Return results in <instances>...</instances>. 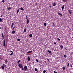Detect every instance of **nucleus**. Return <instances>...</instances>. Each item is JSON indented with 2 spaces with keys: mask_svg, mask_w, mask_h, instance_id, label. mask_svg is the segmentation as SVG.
Masks as SVG:
<instances>
[{
  "mask_svg": "<svg viewBox=\"0 0 73 73\" xmlns=\"http://www.w3.org/2000/svg\"><path fill=\"white\" fill-rule=\"evenodd\" d=\"M6 65L3 64L2 66H1V68L2 69H4V68H7L6 67Z\"/></svg>",
  "mask_w": 73,
  "mask_h": 73,
  "instance_id": "nucleus-1",
  "label": "nucleus"
},
{
  "mask_svg": "<svg viewBox=\"0 0 73 73\" xmlns=\"http://www.w3.org/2000/svg\"><path fill=\"white\" fill-rule=\"evenodd\" d=\"M18 66L19 67V68H23V64L21 63H20L19 64H18Z\"/></svg>",
  "mask_w": 73,
  "mask_h": 73,
  "instance_id": "nucleus-2",
  "label": "nucleus"
},
{
  "mask_svg": "<svg viewBox=\"0 0 73 73\" xmlns=\"http://www.w3.org/2000/svg\"><path fill=\"white\" fill-rule=\"evenodd\" d=\"M27 69H28V67H27V66H26L24 67V70H25V71H26V70H27Z\"/></svg>",
  "mask_w": 73,
  "mask_h": 73,
  "instance_id": "nucleus-3",
  "label": "nucleus"
},
{
  "mask_svg": "<svg viewBox=\"0 0 73 73\" xmlns=\"http://www.w3.org/2000/svg\"><path fill=\"white\" fill-rule=\"evenodd\" d=\"M5 46V39L3 40V46Z\"/></svg>",
  "mask_w": 73,
  "mask_h": 73,
  "instance_id": "nucleus-4",
  "label": "nucleus"
},
{
  "mask_svg": "<svg viewBox=\"0 0 73 73\" xmlns=\"http://www.w3.org/2000/svg\"><path fill=\"white\" fill-rule=\"evenodd\" d=\"M13 25H14V23H13L11 24V29H12V28H13Z\"/></svg>",
  "mask_w": 73,
  "mask_h": 73,
  "instance_id": "nucleus-5",
  "label": "nucleus"
},
{
  "mask_svg": "<svg viewBox=\"0 0 73 73\" xmlns=\"http://www.w3.org/2000/svg\"><path fill=\"white\" fill-rule=\"evenodd\" d=\"M58 14L59 15V16H62V15L59 12H58Z\"/></svg>",
  "mask_w": 73,
  "mask_h": 73,
  "instance_id": "nucleus-6",
  "label": "nucleus"
},
{
  "mask_svg": "<svg viewBox=\"0 0 73 73\" xmlns=\"http://www.w3.org/2000/svg\"><path fill=\"white\" fill-rule=\"evenodd\" d=\"M26 19L27 20V24H28L29 23V19L28 18H26Z\"/></svg>",
  "mask_w": 73,
  "mask_h": 73,
  "instance_id": "nucleus-7",
  "label": "nucleus"
},
{
  "mask_svg": "<svg viewBox=\"0 0 73 73\" xmlns=\"http://www.w3.org/2000/svg\"><path fill=\"white\" fill-rule=\"evenodd\" d=\"M10 52H11V53L10 54V56H12V55L13 54V51H10Z\"/></svg>",
  "mask_w": 73,
  "mask_h": 73,
  "instance_id": "nucleus-8",
  "label": "nucleus"
},
{
  "mask_svg": "<svg viewBox=\"0 0 73 73\" xmlns=\"http://www.w3.org/2000/svg\"><path fill=\"white\" fill-rule=\"evenodd\" d=\"M27 60L29 61H30V56H29L27 58Z\"/></svg>",
  "mask_w": 73,
  "mask_h": 73,
  "instance_id": "nucleus-9",
  "label": "nucleus"
},
{
  "mask_svg": "<svg viewBox=\"0 0 73 73\" xmlns=\"http://www.w3.org/2000/svg\"><path fill=\"white\" fill-rule=\"evenodd\" d=\"M56 5H57V4L55 2H54L53 4V5L54 7H55Z\"/></svg>",
  "mask_w": 73,
  "mask_h": 73,
  "instance_id": "nucleus-10",
  "label": "nucleus"
},
{
  "mask_svg": "<svg viewBox=\"0 0 73 73\" xmlns=\"http://www.w3.org/2000/svg\"><path fill=\"white\" fill-rule=\"evenodd\" d=\"M64 7H65V5H63V6L62 7V10H63V9H64Z\"/></svg>",
  "mask_w": 73,
  "mask_h": 73,
  "instance_id": "nucleus-11",
  "label": "nucleus"
},
{
  "mask_svg": "<svg viewBox=\"0 0 73 73\" xmlns=\"http://www.w3.org/2000/svg\"><path fill=\"white\" fill-rule=\"evenodd\" d=\"M19 9H20V8H19L17 10V14L18 13H19Z\"/></svg>",
  "mask_w": 73,
  "mask_h": 73,
  "instance_id": "nucleus-12",
  "label": "nucleus"
},
{
  "mask_svg": "<svg viewBox=\"0 0 73 73\" xmlns=\"http://www.w3.org/2000/svg\"><path fill=\"white\" fill-rule=\"evenodd\" d=\"M68 12H69L70 14V15H71V14H72V12H71V10H68Z\"/></svg>",
  "mask_w": 73,
  "mask_h": 73,
  "instance_id": "nucleus-13",
  "label": "nucleus"
},
{
  "mask_svg": "<svg viewBox=\"0 0 73 73\" xmlns=\"http://www.w3.org/2000/svg\"><path fill=\"white\" fill-rule=\"evenodd\" d=\"M26 31H27V29H26V28H25L24 29L23 32H25V33L26 32Z\"/></svg>",
  "mask_w": 73,
  "mask_h": 73,
  "instance_id": "nucleus-14",
  "label": "nucleus"
},
{
  "mask_svg": "<svg viewBox=\"0 0 73 73\" xmlns=\"http://www.w3.org/2000/svg\"><path fill=\"white\" fill-rule=\"evenodd\" d=\"M63 2L64 3H66V1H67V0H62Z\"/></svg>",
  "mask_w": 73,
  "mask_h": 73,
  "instance_id": "nucleus-15",
  "label": "nucleus"
},
{
  "mask_svg": "<svg viewBox=\"0 0 73 73\" xmlns=\"http://www.w3.org/2000/svg\"><path fill=\"white\" fill-rule=\"evenodd\" d=\"M20 9L21 10V11H24V9H23V7H21L20 8Z\"/></svg>",
  "mask_w": 73,
  "mask_h": 73,
  "instance_id": "nucleus-16",
  "label": "nucleus"
},
{
  "mask_svg": "<svg viewBox=\"0 0 73 73\" xmlns=\"http://www.w3.org/2000/svg\"><path fill=\"white\" fill-rule=\"evenodd\" d=\"M35 71L38 72V70L36 68H35Z\"/></svg>",
  "mask_w": 73,
  "mask_h": 73,
  "instance_id": "nucleus-17",
  "label": "nucleus"
},
{
  "mask_svg": "<svg viewBox=\"0 0 73 73\" xmlns=\"http://www.w3.org/2000/svg\"><path fill=\"white\" fill-rule=\"evenodd\" d=\"M32 51H29L27 52V53H32Z\"/></svg>",
  "mask_w": 73,
  "mask_h": 73,
  "instance_id": "nucleus-18",
  "label": "nucleus"
},
{
  "mask_svg": "<svg viewBox=\"0 0 73 73\" xmlns=\"http://www.w3.org/2000/svg\"><path fill=\"white\" fill-rule=\"evenodd\" d=\"M5 62L6 63H7L8 62V60H7V59H5Z\"/></svg>",
  "mask_w": 73,
  "mask_h": 73,
  "instance_id": "nucleus-19",
  "label": "nucleus"
},
{
  "mask_svg": "<svg viewBox=\"0 0 73 73\" xmlns=\"http://www.w3.org/2000/svg\"><path fill=\"white\" fill-rule=\"evenodd\" d=\"M12 34H15V31H13L12 32Z\"/></svg>",
  "mask_w": 73,
  "mask_h": 73,
  "instance_id": "nucleus-20",
  "label": "nucleus"
},
{
  "mask_svg": "<svg viewBox=\"0 0 73 73\" xmlns=\"http://www.w3.org/2000/svg\"><path fill=\"white\" fill-rule=\"evenodd\" d=\"M29 36L30 37H32V34H30L29 35Z\"/></svg>",
  "mask_w": 73,
  "mask_h": 73,
  "instance_id": "nucleus-21",
  "label": "nucleus"
},
{
  "mask_svg": "<svg viewBox=\"0 0 73 73\" xmlns=\"http://www.w3.org/2000/svg\"><path fill=\"white\" fill-rule=\"evenodd\" d=\"M21 62V60H19L17 62V64H19V62Z\"/></svg>",
  "mask_w": 73,
  "mask_h": 73,
  "instance_id": "nucleus-22",
  "label": "nucleus"
},
{
  "mask_svg": "<svg viewBox=\"0 0 73 73\" xmlns=\"http://www.w3.org/2000/svg\"><path fill=\"white\" fill-rule=\"evenodd\" d=\"M11 9H12V7H8L7 8L8 10H10Z\"/></svg>",
  "mask_w": 73,
  "mask_h": 73,
  "instance_id": "nucleus-23",
  "label": "nucleus"
},
{
  "mask_svg": "<svg viewBox=\"0 0 73 73\" xmlns=\"http://www.w3.org/2000/svg\"><path fill=\"white\" fill-rule=\"evenodd\" d=\"M43 73H46V70H44L43 71Z\"/></svg>",
  "mask_w": 73,
  "mask_h": 73,
  "instance_id": "nucleus-24",
  "label": "nucleus"
},
{
  "mask_svg": "<svg viewBox=\"0 0 73 73\" xmlns=\"http://www.w3.org/2000/svg\"><path fill=\"white\" fill-rule=\"evenodd\" d=\"M47 52H48V53H50L52 52V51H49V50H48L47 51Z\"/></svg>",
  "mask_w": 73,
  "mask_h": 73,
  "instance_id": "nucleus-25",
  "label": "nucleus"
},
{
  "mask_svg": "<svg viewBox=\"0 0 73 73\" xmlns=\"http://www.w3.org/2000/svg\"><path fill=\"white\" fill-rule=\"evenodd\" d=\"M43 25H44V26H45V27H46V23H44L43 24Z\"/></svg>",
  "mask_w": 73,
  "mask_h": 73,
  "instance_id": "nucleus-26",
  "label": "nucleus"
},
{
  "mask_svg": "<svg viewBox=\"0 0 73 73\" xmlns=\"http://www.w3.org/2000/svg\"><path fill=\"white\" fill-rule=\"evenodd\" d=\"M60 47L61 49H62L63 48V46H62V45H60Z\"/></svg>",
  "mask_w": 73,
  "mask_h": 73,
  "instance_id": "nucleus-27",
  "label": "nucleus"
},
{
  "mask_svg": "<svg viewBox=\"0 0 73 73\" xmlns=\"http://www.w3.org/2000/svg\"><path fill=\"white\" fill-rule=\"evenodd\" d=\"M62 68V69L63 70H65L66 69L65 67H63Z\"/></svg>",
  "mask_w": 73,
  "mask_h": 73,
  "instance_id": "nucleus-28",
  "label": "nucleus"
},
{
  "mask_svg": "<svg viewBox=\"0 0 73 73\" xmlns=\"http://www.w3.org/2000/svg\"><path fill=\"white\" fill-rule=\"evenodd\" d=\"M64 58H66L67 56L66 55H64Z\"/></svg>",
  "mask_w": 73,
  "mask_h": 73,
  "instance_id": "nucleus-29",
  "label": "nucleus"
},
{
  "mask_svg": "<svg viewBox=\"0 0 73 73\" xmlns=\"http://www.w3.org/2000/svg\"><path fill=\"white\" fill-rule=\"evenodd\" d=\"M0 22H1V23L2 22V19L1 18L0 19Z\"/></svg>",
  "mask_w": 73,
  "mask_h": 73,
  "instance_id": "nucleus-30",
  "label": "nucleus"
},
{
  "mask_svg": "<svg viewBox=\"0 0 73 73\" xmlns=\"http://www.w3.org/2000/svg\"><path fill=\"white\" fill-rule=\"evenodd\" d=\"M21 68H22L21 69L22 70H24V68H23V67H21Z\"/></svg>",
  "mask_w": 73,
  "mask_h": 73,
  "instance_id": "nucleus-31",
  "label": "nucleus"
},
{
  "mask_svg": "<svg viewBox=\"0 0 73 73\" xmlns=\"http://www.w3.org/2000/svg\"><path fill=\"white\" fill-rule=\"evenodd\" d=\"M1 35H2V37L4 36V34H3V33H2L1 34Z\"/></svg>",
  "mask_w": 73,
  "mask_h": 73,
  "instance_id": "nucleus-32",
  "label": "nucleus"
},
{
  "mask_svg": "<svg viewBox=\"0 0 73 73\" xmlns=\"http://www.w3.org/2000/svg\"><path fill=\"white\" fill-rule=\"evenodd\" d=\"M20 39H18L17 40V41H20Z\"/></svg>",
  "mask_w": 73,
  "mask_h": 73,
  "instance_id": "nucleus-33",
  "label": "nucleus"
},
{
  "mask_svg": "<svg viewBox=\"0 0 73 73\" xmlns=\"http://www.w3.org/2000/svg\"><path fill=\"white\" fill-rule=\"evenodd\" d=\"M36 61L37 62H38V60H37V59H36Z\"/></svg>",
  "mask_w": 73,
  "mask_h": 73,
  "instance_id": "nucleus-34",
  "label": "nucleus"
},
{
  "mask_svg": "<svg viewBox=\"0 0 73 73\" xmlns=\"http://www.w3.org/2000/svg\"><path fill=\"white\" fill-rule=\"evenodd\" d=\"M67 65L68 66H69V63H68V64H67Z\"/></svg>",
  "mask_w": 73,
  "mask_h": 73,
  "instance_id": "nucleus-35",
  "label": "nucleus"
},
{
  "mask_svg": "<svg viewBox=\"0 0 73 73\" xmlns=\"http://www.w3.org/2000/svg\"><path fill=\"white\" fill-rule=\"evenodd\" d=\"M15 27H13V28L12 29V30L13 29V30H14L15 29Z\"/></svg>",
  "mask_w": 73,
  "mask_h": 73,
  "instance_id": "nucleus-36",
  "label": "nucleus"
},
{
  "mask_svg": "<svg viewBox=\"0 0 73 73\" xmlns=\"http://www.w3.org/2000/svg\"><path fill=\"white\" fill-rule=\"evenodd\" d=\"M57 39H58V41H60V38H57Z\"/></svg>",
  "mask_w": 73,
  "mask_h": 73,
  "instance_id": "nucleus-37",
  "label": "nucleus"
},
{
  "mask_svg": "<svg viewBox=\"0 0 73 73\" xmlns=\"http://www.w3.org/2000/svg\"><path fill=\"white\" fill-rule=\"evenodd\" d=\"M54 44H56V42H54Z\"/></svg>",
  "mask_w": 73,
  "mask_h": 73,
  "instance_id": "nucleus-38",
  "label": "nucleus"
},
{
  "mask_svg": "<svg viewBox=\"0 0 73 73\" xmlns=\"http://www.w3.org/2000/svg\"><path fill=\"white\" fill-rule=\"evenodd\" d=\"M54 73H58L57 72H56L55 71H54Z\"/></svg>",
  "mask_w": 73,
  "mask_h": 73,
  "instance_id": "nucleus-39",
  "label": "nucleus"
},
{
  "mask_svg": "<svg viewBox=\"0 0 73 73\" xmlns=\"http://www.w3.org/2000/svg\"><path fill=\"white\" fill-rule=\"evenodd\" d=\"M70 66H71V68H72V67H73V66H72V65L71 64H70Z\"/></svg>",
  "mask_w": 73,
  "mask_h": 73,
  "instance_id": "nucleus-40",
  "label": "nucleus"
},
{
  "mask_svg": "<svg viewBox=\"0 0 73 73\" xmlns=\"http://www.w3.org/2000/svg\"><path fill=\"white\" fill-rule=\"evenodd\" d=\"M2 2L3 3H4V0H3L2 1Z\"/></svg>",
  "mask_w": 73,
  "mask_h": 73,
  "instance_id": "nucleus-41",
  "label": "nucleus"
},
{
  "mask_svg": "<svg viewBox=\"0 0 73 73\" xmlns=\"http://www.w3.org/2000/svg\"><path fill=\"white\" fill-rule=\"evenodd\" d=\"M53 26H55V24H54V23H53Z\"/></svg>",
  "mask_w": 73,
  "mask_h": 73,
  "instance_id": "nucleus-42",
  "label": "nucleus"
},
{
  "mask_svg": "<svg viewBox=\"0 0 73 73\" xmlns=\"http://www.w3.org/2000/svg\"><path fill=\"white\" fill-rule=\"evenodd\" d=\"M47 60H48V62H49V59H47Z\"/></svg>",
  "mask_w": 73,
  "mask_h": 73,
  "instance_id": "nucleus-43",
  "label": "nucleus"
},
{
  "mask_svg": "<svg viewBox=\"0 0 73 73\" xmlns=\"http://www.w3.org/2000/svg\"><path fill=\"white\" fill-rule=\"evenodd\" d=\"M3 15H1V17H3Z\"/></svg>",
  "mask_w": 73,
  "mask_h": 73,
  "instance_id": "nucleus-44",
  "label": "nucleus"
},
{
  "mask_svg": "<svg viewBox=\"0 0 73 73\" xmlns=\"http://www.w3.org/2000/svg\"><path fill=\"white\" fill-rule=\"evenodd\" d=\"M1 59H2L1 57H0V60H1Z\"/></svg>",
  "mask_w": 73,
  "mask_h": 73,
  "instance_id": "nucleus-45",
  "label": "nucleus"
},
{
  "mask_svg": "<svg viewBox=\"0 0 73 73\" xmlns=\"http://www.w3.org/2000/svg\"><path fill=\"white\" fill-rule=\"evenodd\" d=\"M3 37V38H4V36H3V37Z\"/></svg>",
  "mask_w": 73,
  "mask_h": 73,
  "instance_id": "nucleus-46",
  "label": "nucleus"
},
{
  "mask_svg": "<svg viewBox=\"0 0 73 73\" xmlns=\"http://www.w3.org/2000/svg\"><path fill=\"white\" fill-rule=\"evenodd\" d=\"M49 7H50V8H51V7H52V6H51L50 5L49 6Z\"/></svg>",
  "mask_w": 73,
  "mask_h": 73,
  "instance_id": "nucleus-47",
  "label": "nucleus"
},
{
  "mask_svg": "<svg viewBox=\"0 0 73 73\" xmlns=\"http://www.w3.org/2000/svg\"><path fill=\"white\" fill-rule=\"evenodd\" d=\"M26 17L27 18L26 19H28V17L27 16Z\"/></svg>",
  "mask_w": 73,
  "mask_h": 73,
  "instance_id": "nucleus-48",
  "label": "nucleus"
},
{
  "mask_svg": "<svg viewBox=\"0 0 73 73\" xmlns=\"http://www.w3.org/2000/svg\"><path fill=\"white\" fill-rule=\"evenodd\" d=\"M2 40H4V38H3Z\"/></svg>",
  "mask_w": 73,
  "mask_h": 73,
  "instance_id": "nucleus-49",
  "label": "nucleus"
},
{
  "mask_svg": "<svg viewBox=\"0 0 73 73\" xmlns=\"http://www.w3.org/2000/svg\"><path fill=\"white\" fill-rule=\"evenodd\" d=\"M64 49H66V47H64Z\"/></svg>",
  "mask_w": 73,
  "mask_h": 73,
  "instance_id": "nucleus-50",
  "label": "nucleus"
},
{
  "mask_svg": "<svg viewBox=\"0 0 73 73\" xmlns=\"http://www.w3.org/2000/svg\"><path fill=\"white\" fill-rule=\"evenodd\" d=\"M71 54H73V53H71Z\"/></svg>",
  "mask_w": 73,
  "mask_h": 73,
  "instance_id": "nucleus-51",
  "label": "nucleus"
},
{
  "mask_svg": "<svg viewBox=\"0 0 73 73\" xmlns=\"http://www.w3.org/2000/svg\"><path fill=\"white\" fill-rule=\"evenodd\" d=\"M0 29H1V27H0Z\"/></svg>",
  "mask_w": 73,
  "mask_h": 73,
  "instance_id": "nucleus-52",
  "label": "nucleus"
},
{
  "mask_svg": "<svg viewBox=\"0 0 73 73\" xmlns=\"http://www.w3.org/2000/svg\"><path fill=\"white\" fill-rule=\"evenodd\" d=\"M66 49V50H67V49Z\"/></svg>",
  "mask_w": 73,
  "mask_h": 73,
  "instance_id": "nucleus-53",
  "label": "nucleus"
},
{
  "mask_svg": "<svg viewBox=\"0 0 73 73\" xmlns=\"http://www.w3.org/2000/svg\"><path fill=\"white\" fill-rule=\"evenodd\" d=\"M5 30L6 29V28H5Z\"/></svg>",
  "mask_w": 73,
  "mask_h": 73,
  "instance_id": "nucleus-54",
  "label": "nucleus"
}]
</instances>
